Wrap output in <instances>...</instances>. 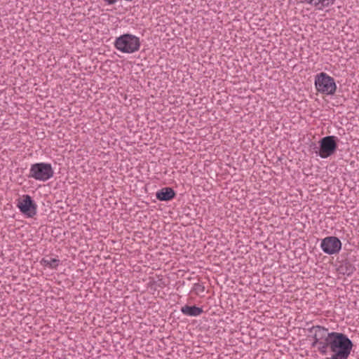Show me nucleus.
Listing matches in <instances>:
<instances>
[{
    "label": "nucleus",
    "mask_w": 359,
    "mask_h": 359,
    "mask_svg": "<svg viewBox=\"0 0 359 359\" xmlns=\"http://www.w3.org/2000/svg\"><path fill=\"white\" fill-rule=\"evenodd\" d=\"M313 346L320 353L330 355L327 359H347L353 348L352 341L346 335L340 332H329L328 330L321 327H313Z\"/></svg>",
    "instance_id": "1"
},
{
    "label": "nucleus",
    "mask_w": 359,
    "mask_h": 359,
    "mask_svg": "<svg viewBox=\"0 0 359 359\" xmlns=\"http://www.w3.org/2000/svg\"><path fill=\"white\" fill-rule=\"evenodd\" d=\"M115 48L123 53H133L140 47V39L133 34H126L116 38Z\"/></svg>",
    "instance_id": "2"
},
{
    "label": "nucleus",
    "mask_w": 359,
    "mask_h": 359,
    "mask_svg": "<svg viewBox=\"0 0 359 359\" xmlns=\"http://www.w3.org/2000/svg\"><path fill=\"white\" fill-rule=\"evenodd\" d=\"M314 83L316 90L325 95H334L337 90L334 79L325 72L318 74Z\"/></svg>",
    "instance_id": "3"
},
{
    "label": "nucleus",
    "mask_w": 359,
    "mask_h": 359,
    "mask_svg": "<svg viewBox=\"0 0 359 359\" xmlns=\"http://www.w3.org/2000/svg\"><path fill=\"white\" fill-rule=\"evenodd\" d=\"M53 173L50 163H37L32 165L29 177L38 181L46 182L53 176Z\"/></svg>",
    "instance_id": "4"
},
{
    "label": "nucleus",
    "mask_w": 359,
    "mask_h": 359,
    "mask_svg": "<svg viewBox=\"0 0 359 359\" xmlns=\"http://www.w3.org/2000/svg\"><path fill=\"white\" fill-rule=\"evenodd\" d=\"M16 205L27 217H33L36 214L37 205L29 195L25 194L20 196L16 200Z\"/></svg>",
    "instance_id": "5"
},
{
    "label": "nucleus",
    "mask_w": 359,
    "mask_h": 359,
    "mask_svg": "<svg viewBox=\"0 0 359 359\" xmlns=\"http://www.w3.org/2000/svg\"><path fill=\"white\" fill-rule=\"evenodd\" d=\"M320 248L325 254L336 255L341 249V242L335 236H327L321 241Z\"/></svg>",
    "instance_id": "6"
},
{
    "label": "nucleus",
    "mask_w": 359,
    "mask_h": 359,
    "mask_svg": "<svg viewBox=\"0 0 359 359\" xmlns=\"http://www.w3.org/2000/svg\"><path fill=\"white\" fill-rule=\"evenodd\" d=\"M334 136H327L320 141L319 156L323 158L330 156L337 149V143Z\"/></svg>",
    "instance_id": "7"
},
{
    "label": "nucleus",
    "mask_w": 359,
    "mask_h": 359,
    "mask_svg": "<svg viewBox=\"0 0 359 359\" xmlns=\"http://www.w3.org/2000/svg\"><path fill=\"white\" fill-rule=\"evenodd\" d=\"M175 196L174 190L170 187L163 188L158 191L156 197L161 201H168L172 200Z\"/></svg>",
    "instance_id": "8"
},
{
    "label": "nucleus",
    "mask_w": 359,
    "mask_h": 359,
    "mask_svg": "<svg viewBox=\"0 0 359 359\" xmlns=\"http://www.w3.org/2000/svg\"><path fill=\"white\" fill-rule=\"evenodd\" d=\"M318 10H323L334 4L335 0H305Z\"/></svg>",
    "instance_id": "9"
},
{
    "label": "nucleus",
    "mask_w": 359,
    "mask_h": 359,
    "mask_svg": "<svg viewBox=\"0 0 359 359\" xmlns=\"http://www.w3.org/2000/svg\"><path fill=\"white\" fill-rule=\"evenodd\" d=\"M181 311L186 316H198L203 313V309L196 306H184L182 307Z\"/></svg>",
    "instance_id": "10"
},
{
    "label": "nucleus",
    "mask_w": 359,
    "mask_h": 359,
    "mask_svg": "<svg viewBox=\"0 0 359 359\" xmlns=\"http://www.w3.org/2000/svg\"><path fill=\"white\" fill-rule=\"evenodd\" d=\"M60 260L56 258H43L41 261L42 266L48 267L50 269H56L58 266Z\"/></svg>",
    "instance_id": "11"
},
{
    "label": "nucleus",
    "mask_w": 359,
    "mask_h": 359,
    "mask_svg": "<svg viewBox=\"0 0 359 359\" xmlns=\"http://www.w3.org/2000/svg\"><path fill=\"white\" fill-rule=\"evenodd\" d=\"M104 1L107 2L109 4H113L116 2V0H104Z\"/></svg>",
    "instance_id": "12"
},
{
    "label": "nucleus",
    "mask_w": 359,
    "mask_h": 359,
    "mask_svg": "<svg viewBox=\"0 0 359 359\" xmlns=\"http://www.w3.org/2000/svg\"><path fill=\"white\" fill-rule=\"evenodd\" d=\"M198 287H201V291H202V292H203V291L204 290V287H201L200 285H198Z\"/></svg>",
    "instance_id": "13"
}]
</instances>
